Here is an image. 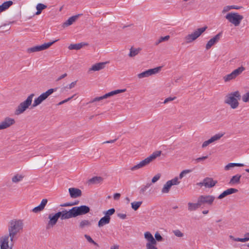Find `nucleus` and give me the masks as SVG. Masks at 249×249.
<instances>
[{"label": "nucleus", "mask_w": 249, "mask_h": 249, "mask_svg": "<svg viewBox=\"0 0 249 249\" xmlns=\"http://www.w3.org/2000/svg\"><path fill=\"white\" fill-rule=\"evenodd\" d=\"M231 9H240L242 7L236 5H231Z\"/></svg>", "instance_id": "052dcab7"}, {"label": "nucleus", "mask_w": 249, "mask_h": 249, "mask_svg": "<svg viewBox=\"0 0 249 249\" xmlns=\"http://www.w3.org/2000/svg\"><path fill=\"white\" fill-rule=\"evenodd\" d=\"M142 204V201H134L131 203V207L134 210L136 211L141 206Z\"/></svg>", "instance_id": "4c0bfd02"}, {"label": "nucleus", "mask_w": 249, "mask_h": 249, "mask_svg": "<svg viewBox=\"0 0 249 249\" xmlns=\"http://www.w3.org/2000/svg\"><path fill=\"white\" fill-rule=\"evenodd\" d=\"M242 100L244 103L249 102V92H246L242 95Z\"/></svg>", "instance_id": "37998d69"}, {"label": "nucleus", "mask_w": 249, "mask_h": 249, "mask_svg": "<svg viewBox=\"0 0 249 249\" xmlns=\"http://www.w3.org/2000/svg\"><path fill=\"white\" fill-rule=\"evenodd\" d=\"M76 84V81H74V82H73L72 83H71L69 85V88L70 89H71L73 88L74 87V86H75Z\"/></svg>", "instance_id": "13d9d810"}, {"label": "nucleus", "mask_w": 249, "mask_h": 249, "mask_svg": "<svg viewBox=\"0 0 249 249\" xmlns=\"http://www.w3.org/2000/svg\"><path fill=\"white\" fill-rule=\"evenodd\" d=\"M120 194L119 193H116L114 194L113 197L114 199H118L120 197Z\"/></svg>", "instance_id": "bf43d9fd"}, {"label": "nucleus", "mask_w": 249, "mask_h": 249, "mask_svg": "<svg viewBox=\"0 0 249 249\" xmlns=\"http://www.w3.org/2000/svg\"><path fill=\"white\" fill-rule=\"evenodd\" d=\"M160 178V174H158L155 175L152 179V182L155 183L157 182Z\"/></svg>", "instance_id": "09e8293b"}, {"label": "nucleus", "mask_w": 249, "mask_h": 249, "mask_svg": "<svg viewBox=\"0 0 249 249\" xmlns=\"http://www.w3.org/2000/svg\"><path fill=\"white\" fill-rule=\"evenodd\" d=\"M58 39H56L52 42H50L48 43H45L41 45L36 46L31 48L28 49L27 51L28 53H34L36 52L41 51L44 50H46L49 48L51 45H52L54 43L57 41Z\"/></svg>", "instance_id": "f8f14e48"}, {"label": "nucleus", "mask_w": 249, "mask_h": 249, "mask_svg": "<svg viewBox=\"0 0 249 249\" xmlns=\"http://www.w3.org/2000/svg\"><path fill=\"white\" fill-rule=\"evenodd\" d=\"M9 235L5 236L0 238V249H12V247H10L9 244Z\"/></svg>", "instance_id": "aec40b11"}, {"label": "nucleus", "mask_w": 249, "mask_h": 249, "mask_svg": "<svg viewBox=\"0 0 249 249\" xmlns=\"http://www.w3.org/2000/svg\"><path fill=\"white\" fill-rule=\"evenodd\" d=\"M23 227V221L20 219H12L8 224V232L10 240L12 241L16 235L22 230Z\"/></svg>", "instance_id": "f257e3e1"}, {"label": "nucleus", "mask_w": 249, "mask_h": 249, "mask_svg": "<svg viewBox=\"0 0 249 249\" xmlns=\"http://www.w3.org/2000/svg\"><path fill=\"white\" fill-rule=\"evenodd\" d=\"M67 76V74L66 73H65L61 75V76H60L59 77H58L57 79H56V81H58L61 80L62 79L65 78Z\"/></svg>", "instance_id": "4d7b16f0"}, {"label": "nucleus", "mask_w": 249, "mask_h": 249, "mask_svg": "<svg viewBox=\"0 0 249 249\" xmlns=\"http://www.w3.org/2000/svg\"><path fill=\"white\" fill-rule=\"evenodd\" d=\"M225 18L235 26H238L244 18L238 13L231 12L227 14Z\"/></svg>", "instance_id": "423d86ee"}, {"label": "nucleus", "mask_w": 249, "mask_h": 249, "mask_svg": "<svg viewBox=\"0 0 249 249\" xmlns=\"http://www.w3.org/2000/svg\"><path fill=\"white\" fill-rule=\"evenodd\" d=\"M70 196L71 198H75L82 196L81 190L76 188H70L69 189Z\"/></svg>", "instance_id": "5701e85b"}, {"label": "nucleus", "mask_w": 249, "mask_h": 249, "mask_svg": "<svg viewBox=\"0 0 249 249\" xmlns=\"http://www.w3.org/2000/svg\"><path fill=\"white\" fill-rule=\"evenodd\" d=\"M116 139L115 140H110V141H107V142H104V143H113L115 141H116Z\"/></svg>", "instance_id": "0e129e2a"}, {"label": "nucleus", "mask_w": 249, "mask_h": 249, "mask_svg": "<svg viewBox=\"0 0 249 249\" xmlns=\"http://www.w3.org/2000/svg\"><path fill=\"white\" fill-rule=\"evenodd\" d=\"M115 212V209L114 208H111L107 211L104 212L103 213L105 214V216H107L108 217H110V215L113 214Z\"/></svg>", "instance_id": "ea45409f"}, {"label": "nucleus", "mask_w": 249, "mask_h": 249, "mask_svg": "<svg viewBox=\"0 0 249 249\" xmlns=\"http://www.w3.org/2000/svg\"><path fill=\"white\" fill-rule=\"evenodd\" d=\"M60 216V213L58 212L56 213L54 215L51 214H49L48 216L49 221L46 226V229H49L53 227L56 224Z\"/></svg>", "instance_id": "2eb2a0df"}, {"label": "nucleus", "mask_w": 249, "mask_h": 249, "mask_svg": "<svg viewBox=\"0 0 249 249\" xmlns=\"http://www.w3.org/2000/svg\"><path fill=\"white\" fill-rule=\"evenodd\" d=\"M208 158V156H203L202 157L198 158L194 160L195 163H197L198 162L202 161Z\"/></svg>", "instance_id": "de8ad7c7"}, {"label": "nucleus", "mask_w": 249, "mask_h": 249, "mask_svg": "<svg viewBox=\"0 0 249 249\" xmlns=\"http://www.w3.org/2000/svg\"><path fill=\"white\" fill-rule=\"evenodd\" d=\"M161 67H158L154 69H149L138 74V78L141 79L147 77L152 75L158 73L161 70Z\"/></svg>", "instance_id": "ddd939ff"}, {"label": "nucleus", "mask_w": 249, "mask_h": 249, "mask_svg": "<svg viewBox=\"0 0 249 249\" xmlns=\"http://www.w3.org/2000/svg\"><path fill=\"white\" fill-rule=\"evenodd\" d=\"M192 172L191 170L190 169H186L183 170L179 175V178L181 179L186 174H189Z\"/></svg>", "instance_id": "79ce46f5"}, {"label": "nucleus", "mask_w": 249, "mask_h": 249, "mask_svg": "<svg viewBox=\"0 0 249 249\" xmlns=\"http://www.w3.org/2000/svg\"><path fill=\"white\" fill-rule=\"evenodd\" d=\"M140 51V48H135L133 47H131L130 49V52L128 55L130 57H134L137 55L139 53Z\"/></svg>", "instance_id": "f704fd0d"}, {"label": "nucleus", "mask_w": 249, "mask_h": 249, "mask_svg": "<svg viewBox=\"0 0 249 249\" xmlns=\"http://www.w3.org/2000/svg\"><path fill=\"white\" fill-rule=\"evenodd\" d=\"M201 206L198 200L196 203L189 202L188 203V210L190 212L196 211Z\"/></svg>", "instance_id": "a878e982"}, {"label": "nucleus", "mask_w": 249, "mask_h": 249, "mask_svg": "<svg viewBox=\"0 0 249 249\" xmlns=\"http://www.w3.org/2000/svg\"><path fill=\"white\" fill-rule=\"evenodd\" d=\"M117 216L122 219H124L126 217V215L125 213H119L117 214Z\"/></svg>", "instance_id": "6e6d98bb"}, {"label": "nucleus", "mask_w": 249, "mask_h": 249, "mask_svg": "<svg viewBox=\"0 0 249 249\" xmlns=\"http://www.w3.org/2000/svg\"><path fill=\"white\" fill-rule=\"evenodd\" d=\"M245 70V68L242 66L238 68L233 71L231 73L223 76V79L225 83L230 82L235 79L238 76L240 75L243 71Z\"/></svg>", "instance_id": "1a4fd4ad"}, {"label": "nucleus", "mask_w": 249, "mask_h": 249, "mask_svg": "<svg viewBox=\"0 0 249 249\" xmlns=\"http://www.w3.org/2000/svg\"><path fill=\"white\" fill-rule=\"evenodd\" d=\"M103 181L102 178L100 177H94L89 180V182L92 184H97Z\"/></svg>", "instance_id": "e433bc0d"}, {"label": "nucleus", "mask_w": 249, "mask_h": 249, "mask_svg": "<svg viewBox=\"0 0 249 249\" xmlns=\"http://www.w3.org/2000/svg\"><path fill=\"white\" fill-rule=\"evenodd\" d=\"M222 34L219 33L210 39L206 45V49L209 50L213 45L217 43L220 39Z\"/></svg>", "instance_id": "a211bd4d"}, {"label": "nucleus", "mask_w": 249, "mask_h": 249, "mask_svg": "<svg viewBox=\"0 0 249 249\" xmlns=\"http://www.w3.org/2000/svg\"><path fill=\"white\" fill-rule=\"evenodd\" d=\"M217 183V181L215 180H213L211 178H206L204 179V186L206 188H212L214 187L216 184Z\"/></svg>", "instance_id": "b1692460"}, {"label": "nucleus", "mask_w": 249, "mask_h": 249, "mask_svg": "<svg viewBox=\"0 0 249 249\" xmlns=\"http://www.w3.org/2000/svg\"><path fill=\"white\" fill-rule=\"evenodd\" d=\"M125 91L126 89H117L112 91L111 92L105 94L103 96L93 98V99L90 101L89 103H95V105L96 106L102 105V100L103 99H107L110 96H113L120 93L124 92Z\"/></svg>", "instance_id": "39448f33"}, {"label": "nucleus", "mask_w": 249, "mask_h": 249, "mask_svg": "<svg viewBox=\"0 0 249 249\" xmlns=\"http://www.w3.org/2000/svg\"><path fill=\"white\" fill-rule=\"evenodd\" d=\"M172 187V185L171 184L168 182V181H167L166 183L164 185L162 190L161 192L162 194H166L169 193L171 187Z\"/></svg>", "instance_id": "c9c22d12"}, {"label": "nucleus", "mask_w": 249, "mask_h": 249, "mask_svg": "<svg viewBox=\"0 0 249 249\" xmlns=\"http://www.w3.org/2000/svg\"><path fill=\"white\" fill-rule=\"evenodd\" d=\"M176 98V97H168L167 98H166L164 102H163V103L164 104H166L169 102H171V101H172L173 100H174Z\"/></svg>", "instance_id": "3c124183"}, {"label": "nucleus", "mask_w": 249, "mask_h": 249, "mask_svg": "<svg viewBox=\"0 0 249 249\" xmlns=\"http://www.w3.org/2000/svg\"><path fill=\"white\" fill-rule=\"evenodd\" d=\"M55 91H56V89H50L40 94L37 98L35 99L32 107H34L40 105Z\"/></svg>", "instance_id": "9d476101"}, {"label": "nucleus", "mask_w": 249, "mask_h": 249, "mask_svg": "<svg viewBox=\"0 0 249 249\" xmlns=\"http://www.w3.org/2000/svg\"><path fill=\"white\" fill-rule=\"evenodd\" d=\"M249 239V238H246V237L243 238H235L234 240L235 241H240V242H245L248 241Z\"/></svg>", "instance_id": "603ef678"}, {"label": "nucleus", "mask_w": 249, "mask_h": 249, "mask_svg": "<svg viewBox=\"0 0 249 249\" xmlns=\"http://www.w3.org/2000/svg\"><path fill=\"white\" fill-rule=\"evenodd\" d=\"M75 217L78 215L85 214L90 211L89 207L86 205H82L79 207H73Z\"/></svg>", "instance_id": "4468645a"}, {"label": "nucleus", "mask_w": 249, "mask_h": 249, "mask_svg": "<svg viewBox=\"0 0 249 249\" xmlns=\"http://www.w3.org/2000/svg\"><path fill=\"white\" fill-rule=\"evenodd\" d=\"M74 204H76V203H63L60 205V206L61 207H68V206H71Z\"/></svg>", "instance_id": "5fc2aeb1"}, {"label": "nucleus", "mask_w": 249, "mask_h": 249, "mask_svg": "<svg viewBox=\"0 0 249 249\" xmlns=\"http://www.w3.org/2000/svg\"><path fill=\"white\" fill-rule=\"evenodd\" d=\"M207 29V26H204L202 28H198L191 34L187 35L185 37V39L187 43H190L196 39L203 33Z\"/></svg>", "instance_id": "0eeeda50"}, {"label": "nucleus", "mask_w": 249, "mask_h": 249, "mask_svg": "<svg viewBox=\"0 0 249 249\" xmlns=\"http://www.w3.org/2000/svg\"><path fill=\"white\" fill-rule=\"evenodd\" d=\"M146 190H147V189L144 186V185L142 186L141 188V189H140V193H143Z\"/></svg>", "instance_id": "680f3d73"}, {"label": "nucleus", "mask_w": 249, "mask_h": 249, "mask_svg": "<svg viewBox=\"0 0 249 249\" xmlns=\"http://www.w3.org/2000/svg\"><path fill=\"white\" fill-rule=\"evenodd\" d=\"M85 237L89 242L96 244V243L92 240V239L89 235L86 234L85 235Z\"/></svg>", "instance_id": "864d4df0"}, {"label": "nucleus", "mask_w": 249, "mask_h": 249, "mask_svg": "<svg viewBox=\"0 0 249 249\" xmlns=\"http://www.w3.org/2000/svg\"><path fill=\"white\" fill-rule=\"evenodd\" d=\"M78 16L79 15L73 16L69 18L68 20H67L64 23H63V27H67L73 24V23L75 22L76 20L77 19Z\"/></svg>", "instance_id": "cd10ccee"}, {"label": "nucleus", "mask_w": 249, "mask_h": 249, "mask_svg": "<svg viewBox=\"0 0 249 249\" xmlns=\"http://www.w3.org/2000/svg\"><path fill=\"white\" fill-rule=\"evenodd\" d=\"M107 62H99L93 65L89 70V71H99L105 68Z\"/></svg>", "instance_id": "4be33fe9"}, {"label": "nucleus", "mask_w": 249, "mask_h": 249, "mask_svg": "<svg viewBox=\"0 0 249 249\" xmlns=\"http://www.w3.org/2000/svg\"><path fill=\"white\" fill-rule=\"evenodd\" d=\"M86 44L83 42H81L77 44H71L68 48L69 50H78L82 48L84 46L86 45Z\"/></svg>", "instance_id": "c756f323"}, {"label": "nucleus", "mask_w": 249, "mask_h": 249, "mask_svg": "<svg viewBox=\"0 0 249 249\" xmlns=\"http://www.w3.org/2000/svg\"><path fill=\"white\" fill-rule=\"evenodd\" d=\"M174 234L178 237H182L184 236V234L179 230H176L173 231Z\"/></svg>", "instance_id": "a18cd8bd"}, {"label": "nucleus", "mask_w": 249, "mask_h": 249, "mask_svg": "<svg viewBox=\"0 0 249 249\" xmlns=\"http://www.w3.org/2000/svg\"><path fill=\"white\" fill-rule=\"evenodd\" d=\"M197 185H198L200 187H202V186H204V179L203 180V181L202 182H198L197 183Z\"/></svg>", "instance_id": "e2e57ef3"}, {"label": "nucleus", "mask_w": 249, "mask_h": 249, "mask_svg": "<svg viewBox=\"0 0 249 249\" xmlns=\"http://www.w3.org/2000/svg\"><path fill=\"white\" fill-rule=\"evenodd\" d=\"M209 213V211L208 210H204L202 212V213L203 214H207V213Z\"/></svg>", "instance_id": "338daca9"}, {"label": "nucleus", "mask_w": 249, "mask_h": 249, "mask_svg": "<svg viewBox=\"0 0 249 249\" xmlns=\"http://www.w3.org/2000/svg\"><path fill=\"white\" fill-rule=\"evenodd\" d=\"M47 8V5L42 3H38L36 6V9L37 10L36 13V15H39L41 14L42 11Z\"/></svg>", "instance_id": "2f4dec72"}, {"label": "nucleus", "mask_w": 249, "mask_h": 249, "mask_svg": "<svg viewBox=\"0 0 249 249\" xmlns=\"http://www.w3.org/2000/svg\"><path fill=\"white\" fill-rule=\"evenodd\" d=\"M161 154V151H157L153 152L151 155L145 158L144 160H142L137 164L131 167L130 168V170L134 171L148 165L157 157H160Z\"/></svg>", "instance_id": "7ed1b4c3"}, {"label": "nucleus", "mask_w": 249, "mask_h": 249, "mask_svg": "<svg viewBox=\"0 0 249 249\" xmlns=\"http://www.w3.org/2000/svg\"><path fill=\"white\" fill-rule=\"evenodd\" d=\"M244 165L243 163H230L226 165L224 167V170L225 171H228L231 170L232 168L238 166V167H243Z\"/></svg>", "instance_id": "7c9ffc66"}, {"label": "nucleus", "mask_w": 249, "mask_h": 249, "mask_svg": "<svg viewBox=\"0 0 249 249\" xmlns=\"http://www.w3.org/2000/svg\"><path fill=\"white\" fill-rule=\"evenodd\" d=\"M241 95L239 91H235L228 94L225 98L224 103L230 106L231 108L234 109L237 108L239 103L238 100L240 99Z\"/></svg>", "instance_id": "f03ea898"}, {"label": "nucleus", "mask_w": 249, "mask_h": 249, "mask_svg": "<svg viewBox=\"0 0 249 249\" xmlns=\"http://www.w3.org/2000/svg\"><path fill=\"white\" fill-rule=\"evenodd\" d=\"M155 240L157 242H162L164 241L163 238L161 236L159 232H156L155 234Z\"/></svg>", "instance_id": "a19ab883"}, {"label": "nucleus", "mask_w": 249, "mask_h": 249, "mask_svg": "<svg viewBox=\"0 0 249 249\" xmlns=\"http://www.w3.org/2000/svg\"><path fill=\"white\" fill-rule=\"evenodd\" d=\"M178 177H176L171 180H168V182H169L172 186L178 185L179 183V181H178Z\"/></svg>", "instance_id": "c03bdc74"}, {"label": "nucleus", "mask_w": 249, "mask_h": 249, "mask_svg": "<svg viewBox=\"0 0 249 249\" xmlns=\"http://www.w3.org/2000/svg\"><path fill=\"white\" fill-rule=\"evenodd\" d=\"M13 2L11 0L3 2L1 5H0V13L8 9L13 4Z\"/></svg>", "instance_id": "c85d7f7f"}, {"label": "nucleus", "mask_w": 249, "mask_h": 249, "mask_svg": "<svg viewBox=\"0 0 249 249\" xmlns=\"http://www.w3.org/2000/svg\"><path fill=\"white\" fill-rule=\"evenodd\" d=\"M21 176L16 175L12 178V181L13 182H18L22 179Z\"/></svg>", "instance_id": "49530a36"}, {"label": "nucleus", "mask_w": 249, "mask_h": 249, "mask_svg": "<svg viewBox=\"0 0 249 249\" xmlns=\"http://www.w3.org/2000/svg\"><path fill=\"white\" fill-rule=\"evenodd\" d=\"M58 213H60V217L61 220L75 217L73 208L69 211L64 209L61 212H58Z\"/></svg>", "instance_id": "dca6fc26"}, {"label": "nucleus", "mask_w": 249, "mask_h": 249, "mask_svg": "<svg viewBox=\"0 0 249 249\" xmlns=\"http://www.w3.org/2000/svg\"><path fill=\"white\" fill-rule=\"evenodd\" d=\"M237 191H238V190L234 188L228 189L224 191L222 193H221L218 196L217 198H218V199H222L224 197H225V196H226L229 195L236 193Z\"/></svg>", "instance_id": "393cba45"}, {"label": "nucleus", "mask_w": 249, "mask_h": 249, "mask_svg": "<svg viewBox=\"0 0 249 249\" xmlns=\"http://www.w3.org/2000/svg\"><path fill=\"white\" fill-rule=\"evenodd\" d=\"M231 10V5L226 6L223 7V10L222 11V13L223 14H225Z\"/></svg>", "instance_id": "8fccbe9b"}, {"label": "nucleus", "mask_w": 249, "mask_h": 249, "mask_svg": "<svg viewBox=\"0 0 249 249\" xmlns=\"http://www.w3.org/2000/svg\"><path fill=\"white\" fill-rule=\"evenodd\" d=\"M215 199L214 196L213 195H200L197 198L198 202L201 207L207 205L208 206H212Z\"/></svg>", "instance_id": "6e6552de"}, {"label": "nucleus", "mask_w": 249, "mask_h": 249, "mask_svg": "<svg viewBox=\"0 0 249 249\" xmlns=\"http://www.w3.org/2000/svg\"><path fill=\"white\" fill-rule=\"evenodd\" d=\"M110 221V217H108L107 216H104L101 218L98 223V226L102 227L104 226L109 223Z\"/></svg>", "instance_id": "bb28decb"}, {"label": "nucleus", "mask_w": 249, "mask_h": 249, "mask_svg": "<svg viewBox=\"0 0 249 249\" xmlns=\"http://www.w3.org/2000/svg\"><path fill=\"white\" fill-rule=\"evenodd\" d=\"M119 246L118 245H114L110 248V249H118Z\"/></svg>", "instance_id": "69168bd1"}, {"label": "nucleus", "mask_w": 249, "mask_h": 249, "mask_svg": "<svg viewBox=\"0 0 249 249\" xmlns=\"http://www.w3.org/2000/svg\"><path fill=\"white\" fill-rule=\"evenodd\" d=\"M224 134L223 133H217L212 136L210 139L205 141L202 144V147L205 148L210 144L213 142L219 140L221 137H223Z\"/></svg>", "instance_id": "6ab92c4d"}, {"label": "nucleus", "mask_w": 249, "mask_h": 249, "mask_svg": "<svg viewBox=\"0 0 249 249\" xmlns=\"http://www.w3.org/2000/svg\"><path fill=\"white\" fill-rule=\"evenodd\" d=\"M144 237L147 241L146 244L147 249H157V248L155 247L156 245V240H155V238L150 232H145L144 233Z\"/></svg>", "instance_id": "9b49d317"}, {"label": "nucleus", "mask_w": 249, "mask_h": 249, "mask_svg": "<svg viewBox=\"0 0 249 249\" xmlns=\"http://www.w3.org/2000/svg\"><path fill=\"white\" fill-rule=\"evenodd\" d=\"M151 186V183H147L144 186L146 187V188L147 189L150 186Z\"/></svg>", "instance_id": "774afa93"}, {"label": "nucleus", "mask_w": 249, "mask_h": 249, "mask_svg": "<svg viewBox=\"0 0 249 249\" xmlns=\"http://www.w3.org/2000/svg\"><path fill=\"white\" fill-rule=\"evenodd\" d=\"M169 38L170 36L168 35L165 36H161L156 42V45H158L163 41H167Z\"/></svg>", "instance_id": "58836bf2"}, {"label": "nucleus", "mask_w": 249, "mask_h": 249, "mask_svg": "<svg viewBox=\"0 0 249 249\" xmlns=\"http://www.w3.org/2000/svg\"><path fill=\"white\" fill-rule=\"evenodd\" d=\"M34 94H31L28 96L26 100L20 103L17 107L15 114L17 115L23 113L32 104Z\"/></svg>", "instance_id": "20e7f679"}, {"label": "nucleus", "mask_w": 249, "mask_h": 249, "mask_svg": "<svg viewBox=\"0 0 249 249\" xmlns=\"http://www.w3.org/2000/svg\"><path fill=\"white\" fill-rule=\"evenodd\" d=\"M15 123L14 119L7 117L0 123V130L7 128Z\"/></svg>", "instance_id": "f3484780"}, {"label": "nucleus", "mask_w": 249, "mask_h": 249, "mask_svg": "<svg viewBox=\"0 0 249 249\" xmlns=\"http://www.w3.org/2000/svg\"><path fill=\"white\" fill-rule=\"evenodd\" d=\"M48 203V199L46 198L43 199L40 203V204L35 207L34 209H32V211L34 213H38L41 211H42L46 205H47Z\"/></svg>", "instance_id": "412c9836"}, {"label": "nucleus", "mask_w": 249, "mask_h": 249, "mask_svg": "<svg viewBox=\"0 0 249 249\" xmlns=\"http://www.w3.org/2000/svg\"><path fill=\"white\" fill-rule=\"evenodd\" d=\"M241 178V175L237 174L233 176L230 180V183L231 184H237L240 182V180Z\"/></svg>", "instance_id": "473e14b6"}, {"label": "nucleus", "mask_w": 249, "mask_h": 249, "mask_svg": "<svg viewBox=\"0 0 249 249\" xmlns=\"http://www.w3.org/2000/svg\"><path fill=\"white\" fill-rule=\"evenodd\" d=\"M91 225V222L89 220L84 219L82 220L79 223V228L80 229H84L85 227L90 226Z\"/></svg>", "instance_id": "72a5a7b5"}]
</instances>
